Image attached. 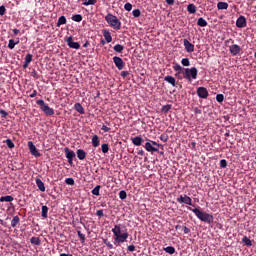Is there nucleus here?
<instances>
[{
  "mask_svg": "<svg viewBox=\"0 0 256 256\" xmlns=\"http://www.w3.org/2000/svg\"><path fill=\"white\" fill-rule=\"evenodd\" d=\"M112 233L114 235L113 240L116 247H119L121 243H125V241L129 239V232H127V229L122 230L121 224H116L114 228H112Z\"/></svg>",
  "mask_w": 256,
  "mask_h": 256,
  "instance_id": "obj_1",
  "label": "nucleus"
},
{
  "mask_svg": "<svg viewBox=\"0 0 256 256\" xmlns=\"http://www.w3.org/2000/svg\"><path fill=\"white\" fill-rule=\"evenodd\" d=\"M188 209L189 211H192V213L195 214L196 217H198L200 221H203L204 223H211L213 221V215L209 213L202 212L197 208L188 207Z\"/></svg>",
  "mask_w": 256,
  "mask_h": 256,
  "instance_id": "obj_2",
  "label": "nucleus"
},
{
  "mask_svg": "<svg viewBox=\"0 0 256 256\" xmlns=\"http://www.w3.org/2000/svg\"><path fill=\"white\" fill-rule=\"evenodd\" d=\"M105 21L108 23L109 27H111L115 31L121 30V20H119L117 16L113 14H107L105 16Z\"/></svg>",
  "mask_w": 256,
  "mask_h": 256,
  "instance_id": "obj_3",
  "label": "nucleus"
},
{
  "mask_svg": "<svg viewBox=\"0 0 256 256\" xmlns=\"http://www.w3.org/2000/svg\"><path fill=\"white\" fill-rule=\"evenodd\" d=\"M36 103H37V105H39L41 111H43V113L45 115H47L48 117L55 115V110H53V108L49 107V105H47L44 100H37Z\"/></svg>",
  "mask_w": 256,
  "mask_h": 256,
  "instance_id": "obj_4",
  "label": "nucleus"
},
{
  "mask_svg": "<svg viewBox=\"0 0 256 256\" xmlns=\"http://www.w3.org/2000/svg\"><path fill=\"white\" fill-rule=\"evenodd\" d=\"M157 147H163V145L155 141L146 142L144 145V148L146 151H148V153H157V151H159V148Z\"/></svg>",
  "mask_w": 256,
  "mask_h": 256,
  "instance_id": "obj_5",
  "label": "nucleus"
},
{
  "mask_svg": "<svg viewBox=\"0 0 256 256\" xmlns=\"http://www.w3.org/2000/svg\"><path fill=\"white\" fill-rule=\"evenodd\" d=\"M197 68H185L184 69V79H187L188 81H191V79H197Z\"/></svg>",
  "mask_w": 256,
  "mask_h": 256,
  "instance_id": "obj_6",
  "label": "nucleus"
},
{
  "mask_svg": "<svg viewBox=\"0 0 256 256\" xmlns=\"http://www.w3.org/2000/svg\"><path fill=\"white\" fill-rule=\"evenodd\" d=\"M64 153L66 155V159L68 160L69 165H73V159H75V152L66 147L64 148Z\"/></svg>",
  "mask_w": 256,
  "mask_h": 256,
  "instance_id": "obj_7",
  "label": "nucleus"
},
{
  "mask_svg": "<svg viewBox=\"0 0 256 256\" xmlns=\"http://www.w3.org/2000/svg\"><path fill=\"white\" fill-rule=\"evenodd\" d=\"M176 201L177 203H184L185 205H193V200L187 195H181Z\"/></svg>",
  "mask_w": 256,
  "mask_h": 256,
  "instance_id": "obj_8",
  "label": "nucleus"
},
{
  "mask_svg": "<svg viewBox=\"0 0 256 256\" xmlns=\"http://www.w3.org/2000/svg\"><path fill=\"white\" fill-rule=\"evenodd\" d=\"M28 149L31 155H33L34 157H41V153H39V150H37V147L35 146V144H33L32 141L28 142Z\"/></svg>",
  "mask_w": 256,
  "mask_h": 256,
  "instance_id": "obj_9",
  "label": "nucleus"
},
{
  "mask_svg": "<svg viewBox=\"0 0 256 256\" xmlns=\"http://www.w3.org/2000/svg\"><path fill=\"white\" fill-rule=\"evenodd\" d=\"M113 63L119 71L123 70V68L125 67V62H123V59H121V57L119 56L113 57Z\"/></svg>",
  "mask_w": 256,
  "mask_h": 256,
  "instance_id": "obj_10",
  "label": "nucleus"
},
{
  "mask_svg": "<svg viewBox=\"0 0 256 256\" xmlns=\"http://www.w3.org/2000/svg\"><path fill=\"white\" fill-rule=\"evenodd\" d=\"M197 95L200 99H207L209 97V91L205 87L197 88Z\"/></svg>",
  "mask_w": 256,
  "mask_h": 256,
  "instance_id": "obj_11",
  "label": "nucleus"
},
{
  "mask_svg": "<svg viewBox=\"0 0 256 256\" xmlns=\"http://www.w3.org/2000/svg\"><path fill=\"white\" fill-rule=\"evenodd\" d=\"M229 52L233 57H236V55H239L241 53V46L234 44L229 46Z\"/></svg>",
  "mask_w": 256,
  "mask_h": 256,
  "instance_id": "obj_12",
  "label": "nucleus"
},
{
  "mask_svg": "<svg viewBox=\"0 0 256 256\" xmlns=\"http://www.w3.org/2000/svg\"><path fill=\"white\" fill-rule=\"evenodd\" d=\"M66 43L70 49H79L81 47V44L74 42L73 37L71 36L67 38Z\"/></svg>",
  "mask_w": 256,
  "mask_h": 256,
  "instance_id": "obj_13",
  "label": "nucleus"
},
{
  "mask_svg": "<svg viewBox=\"0 0 256 256\" xmlns=\"http://www.w3.org/2000/svg\"><path fill=\"white\" fill-rule=\"evenodd\" d=\"M236 27L239 29H243L244 27H247V19L245 16H240L236 21Z\"/></svg>",
  "mask_w": 256,
  "mask_h": 256,
  "instance_id": "obj_14",
  "label": "nucleus"
},
{
  "mask_svg": "<svg viewBox=\"0 0 256 256\" xmlns=\"http://www.w3.org/2000/svg\"><path fill=\"white\" fill-rule=\"evenodd\" d=\"M184 47L187 53H193L195 51V45H193L189 40L184 39Z\"/></svg>",
  "mask_w": 256,
  "mask_h": 256,
  "instance_id": "obj_15",
  "label": "nucleus"
},
{
  "mask_svg": "<svg viewBox=\"0 0 256 256\" xmlns=\"http://www.w3.org/2000/svg\"><path fill=\"white\" fill-rule=\"evenodd\" d=\"M102 33L106 42L111 43V41H113V37L111 36V32H109V30L104 29Z\"/></svg>",
  "mask_w": 256,
  "mask_h": 256,
  "instance_id": "obj_16",
  "label": "nucleus"
},
{
  "mask_svg": "<svg viewBox=\"0 0 256 256\" xmlns=\"http://www.w3.org/2000/svg\"><path fill=\"white\" fill-rule=\"evenodd\" d=\"M76 155L80 161H83V159H85V157H87V153L83 149H78L76 152Z\"/></svg>",
  "mask_w": 256,
  "mask_h": 256,
  "instance_id": "obj_17",
  "label": "nucleus"
},
{
  "mask_svg": "<svg viewBox=\"0 0 256 256\" xmlns=\"http://www.w3.org/2000/svg\"><path fill=\"white\" fill-rule=\"evenodd\" d=\"M36 185H37L38 189L40 191H42V193H44V191H45V183H43L40 178H36Z\"/></svg>",
  "mask_w": 256,
  "mask_h": 256,
  "instance_id": "obj_18",
  "label": "nucleus"
},
{
  "mask_svg": "<svg viewBox=\"0 0 256 256\" xmlns=\"http://www.w3.org/2000/svg\"><path fill=\"white\" fill-rule=\"evenodd\" d=\"M132 143L136 147H139L141 145V143H143V138H141V136H136V137L132 138Z\"/></svg>",
  "mask_w": 256,
  "mask_h": 256,
  "instance_id": "obj_19",
  "label": "nucleus"
},
{
  "mask_svg": "<svg viewBox=\"0 0 256 256\" xmlns=\"http://www.w3.org/2000/svg\"><path fill=\"white\" fill-rule=\"evenodd\" d=\"M74 109L77 111V113H80V115H85V109L80 103H76L74 105Z\"/></svg>",
  "mask_w": 256,
  "mask_h": 256,
  "instance_id": "obj_20",
  "label": "nucleus"
},
{
  "mask_svg": "<svg viewBox=\"0 0 256 256\" xmlns=\"http://www.w3.org/2000/svg\"><path fill=\"white\" fill-rule=\"evenodd\" d=\"M164 81H166L167 83H170V85L175 87L176 80H175V78L173 76H166L164 78Z\"/></svg>",
  "mask_w": 256,
  "mask_h": 256,
  "instance_id": "obj_21",
  "label": "nucleus"
},
{
  "mask_svg": "<svg viewBox=\"0 0 256 256\" xmlns=\"http://www.w3.org/2000/svg\"><path fill=\"white\" fill-rule=\"evenodd\" d=\"M13 201V196H2L0 198V203H11Z\"/></svg>",
  "mask_w": 256,
  "mask_h": 256,
  "instance_id": "obj_22",
  "label": "nucleus"
},
{
  "mask_svg": "<svg viewBox=\"0 0 256 256\" xmlns=\"http://www.w3.org/2000/svg\"><path fill=\"white\" fill-rule=\"evenodd\" d=\"M217 9L219 10L229 9V4L227 2H218Z\"/></svg>",
  "mask_w": 256,
  "mask_h": 256,
  "instance_id": "obj_23",
  "label": "nucleus"
},
{
  "mask_svg": "<svg viewBox=\"0 0 256 256\" xmlns=\"http://www.w3.org/2000/svg\"><path fill=\"white\" fill-rule=\"evenodd\" d=\"M47 213H49V207L42 206L41 215H42L43 219H47V217H48Z\"/></svg>",
  "mask_w": 256,
  "mask_h": 256,
  "instance_id": "obj_24",
  "label": "nucleus"
},
{
  "mask_svg": "<svg viewBox=\"0 0 256 256\" xmlns=\"http://www.w3.org/2000/svg\"><path fill=\"white\" fill-rule=\"evenodd\" d=\"M72 21H75L76 23H81L83 21V16H81V14H75L72 16Z\"/></svg>",
  "mask_w": 256,
  "mask_h": 256,
  "instance_id": "obj_25",
  "label": "nucleus"
},
{
  "mask_svg": "<svg viewBox=\"0 0 256 256\" xmlns=\"http://www.w3.org/2000/svg\"><path fill=\"white\" fill-rule=\"evenodd\" d=\"M99 143H100L99 136L94 135L92 137V145H93V147H99Z\"/></svg>",
  "mask_w": 256,
  "mask_h": 256,
  "instance_id": "obj_26",
  "label": "nucleus"
},
{
  "mask_svg": "<svg viewBox=\"0 0 256 256\" xmlns=\"http://www.w3.org/2000/svg\"><path fill=\"white\" fill-rule=\"evenodd\" d=\"M114 51L116 53H123V49H125V47L121 44H116L114 47H113Z\"/></svg>",
  "mask_w": 256,
  "mask_h": 256,
  "instance_id": "obj_27",
  "label": "nucleus"
},
{
  "mask_svg": "<svg viewBox=\"0 0 256 256\" xmlns=\"http://www.w3.org/2000/svg\"><path fill=\"white\" fill-rule=\"evenodd\" d=\"M67 23V18L65 16H61L58 19L57 27H61V25H65Z\"/></svg>",
  "mask_w": 256,
  "mask_h": 256,
  "instance_id": "obj_28",
  "label": "nucleus"
},
{
  "mask_svg": "<svg viewBox=\"0 0 256 256\" xmlns=\"http://www.w3.org/2000/svg\"><path fill=\"white\" fill-rule=\"evenodd\" d=\"M198 27H207V20L204 18H199L197 21Z\"/></svg>",
  "mask_w": 256,
  "mask_h": 256,
  "instance_id": "obj_29",
  "label": "nucleus"
},
{
  "mask_svg": "<svg viewBox=\"0 0 256 256\" xmlns=\"http://www.w3.org/2000/svg\"><path fill=\"white\" fill-rule=\"evenodd\" d=\"M242 243H244L247 247H251L253 245L251 239H249L247 236L242 238Z\"/></svg>",
  "mask_w": 256,
  "mask_h": 256,
  "instance_id": "obj_30",
  "label": "nucleus"
},
{
  "mask_svg": "<svg viewBox=\"0 0 256 256\" xmlns=\"http://www.w3.org/2000/svg\"><path fill=\"white\" fill-rule=\"evenodd\" d=\"M20 218L19 216H14L11 221V227H17L19 225Z\"/></svg>",
  "mask_w": 256,
  "mask_h": 256,
  "instance_id": "obj_31",
  "label": "nucleus"
},
{
  "mask_svg": "<svg viewBox=\"0 0 256 256\" xmlns=\"http://www.w3.org/2000/svg\"><path fill=\"white\" fill-rule=\"evenodd\" d=\"M187 11H188V13H191V14L196 13L197 7H195L194 4H189L187 6Z\"/></svg>",
  "mask_w": 256,
  "mask_h": 256,
  "instance_id": "obj_32",
  "label": "nucleus"
},
{
  "mask_svg": "<svg viewBox=\"0 0 256 256\" xmlns=\"http://www.w3.org/2000/svg\"><path fill=\"white\" fill-rule=\"evenodd\" d=\"M30 243L32 245H41V239H39V237H32Z\"/></svg>",
  "mask_w": 256,
  "mask_h": 256,
  "instance_id": "obj_33",
  "label": "nucleus"
},
{
  "mask_svg": "<svg viewBox=\"0 0 256 256\" xmlns=\"http://www.w3.org/2000/svg\"><path fill=\"white\" fill-rule=\"evenodd\" d=\"M15 45H19V41L15 42V40L10 39L9 42H8V48L9 49H15Z\"/></svg>",
  "mask_w": 256,
  "mask_h": 256,
  "instance_id": "obj_34",
  "label": "nucleus"
},
{
  "mask_svg": "<svg viewBox=\"0 0 256 256\" xmlns=\"http://www.w3.org/2000/svg\"><path fill=\"white\" fill-rule=\"evenodd\" d=\"M164 251H165L166 253H168L169 255H174V253H175V247H173V246H168V247L164 248Z\"/></svg>",
  "mask_w": 256,
  "mask_h": 256,
  "instance_id": "obj_35",
  "label": "nucleus"
},
{
  "mask_svg": "<svg viewBox=\"0 0 256 256\" xmlns=\"http://www.w3.org/2000/svg\"><path fill=\"white\" fill-rule=\"evenodd\" d=\"M99 191H101V185H97V186L92 190V195H96L97 197H99V195H100Z\"/></svg>",
  "mask_w": 256,
  "mask_h": 256,
  "instance_id": "obj_36",
  "label": "nucleus"
},
{
  "mask_svg": "<svg viewBox=\"0 0 256 256\" xmlns=\"http://www.w3.org/2000/svg\"><path fill=\"white\" fill-rule=\"evenodd\" d=\"M181 64L184 66V67H189V65H191V62L189 61V58H183L181 60Z\"/></svg>",
  "mask_w": 256,
  "mask_h": 256,
  "instance_id": "obj_37",
  "label": "nucleus"
},
{
  "mask_svg": "<svg viewBox=\"0 0 256 256\" xmlns=\"http://www.w3.org/2000/svg\"><path fill=\"white\" fill-rule=\"evenodd\" d=\"M173 69H174V71H177V73H181V71H183V67H181V65H179L177 63H175L173 65Z\"/></svg>",
  "mask_w": 256,
  "mask_h": 256,
  "instance_id": "obj_38",
  "label": "nucleus"
},
{
  "mask_svg": "<svg viewBox=\"0 0 256 256\" xmlns=\"http://www.w3.org/2000/svg\"><path fill=\"white\" fill-rule=\"evenodd\" d=\"M101 151L102 153H109V144H102Z\"/></svg>",
  "mask_w": 256,
  "mask_h": 256,
  "instance_id": "obj_39",
  "label": "nucleus"
},
{
  "mask_svg": "<svg viewBox=\"0 0 256 256\" xmlns=\"http://www.w3.org/2000/svg\"><path fill=\"white\" fill-rule=\"evenodd\" d=\"M171 111V105L167 104L162 106V113H169Z\"/></svg>",
  "mask_w": 256,
  "mask_h": 256,
  "instance_id": "obj_40",
  "label": "nucleus"
},
{
  "mask_svg": "<svg viewBox=\"0 0 256 256\" xmlns=\"http://www.w3.org/2000/svg\"><path fill=\"white\" fill-rule=\"evenodd\" d=\"M216 101L218 103H223V101H225V96H223V94L216 95Z\"/></svg>",
  "mask_w": 256,
  "mask_h": 256,
  "instance_id": "obj_41",
  "label": "nucleus"
},
{
  "mask_svg": "<svg viewBox=\"0 0 256 256\" xmlns=\"http://www.w3.org/2000/svg\"><path fill=\"white\" fill-rule=\"evenodd\" d=\"M6 145L9 149H13L15 147V143L11 139L6 140Z\"/></svg>",
  "mask_w": 256,
  "mask_h": 256,
  "instance_id": "obj_42",
  "label": "nucleus"
},
{
  "mask_svg": "<svg viewBox=\"0 0 256 256\" xmlns=\"http://www.w3.org/2000/svg\"><path fill=\"white\" fill-rule=\"evenodd\" d=\"M132 15H133V17H141V10H139V9H134V10L132 11Z\"/></svg>",
  "mask_w": 256,
  "mask_h": 256,
  "instance_id": "obj_43",
  "label": "nucleus"
},
{
  "mask_svg": "<svg viewBox=\"0 0 256 256\" xmlns=\"http://www.w3.org/2000/svg\"><path fill=\"white\" fill-rule=\"evenodd\" d=\"M95 3H97V0H88L87 2H83V5L88 7V5H95Z\"/></svg>",
  "mask_w": 256,
  "mask_h": 256,
  "instance_id": "obj_44",
  "label": "nucleus"
},
{
  "mask_svg": "<svg viewBox=\"0 0 256 256\" xmlns=\"http://www.w3.org/2000/svg\"><path fill=\"white\" fill-rule=\"evenodd\" d=\"M103 243H104V245H106V247H108V249H113L114 248L113 244H111V242H109V240H107V239H104Z\"/></svg>",
  "mask_w": 256,
  "mask_h": 256,
  "instance_id": "obj_45",
  "label": "nucleus"
},
{
  "mask_svg": "<svg viewBox=\"0 0 256 256\" xmlns=\"http://www.w3.org/2000/svg\"><path fill=\"white\" fill-rule=\"evenodd\" d=\"M119 197H120V199H127V192H125V190H121L120 192H119Z\"/></svg>",
  "mask_w": 256,
  "mask_h": 256,
  "instance_id": "obj_46",
  "label": "nucleus"
},
{
  "mask_svg": "<svg viewBox=\"0 0 256 256\" xmlns=\"http://www.w3.org/2000/svg\"><path fill=\"white\" fill-rule=\"evenodd\" d=\"M66 185H75V180L73 178H66Z\"/></svg>",
  "mask_w": 256,
  "mask_h": 256,
  "instance_id": "obj_47",
  "label": "nucleus"
},
{
  "mask_svg": "<svg viewBox=\"0 0 256 256\" xmlns=\"http://www.w3.org/2000/svg\"><path fill=\"white\" fill-rule=\"evenodd\" d=\"M33 61V55L32 54H27L25 57V62L26 63H31Z\"/></svg>",
  "mask_w": 256,
  "mask_h": 256,
  "instance_id": "obj_48",
  "label": "nucleus"
},
{
  "mask_svg": "<svg viewBox=\"0 0 256 256\" xmlns=\"http://www.w3.org/2000/svg\"><path fill=\"white\" fill-rule=\"evenodd\" d=\"M124 9L125 11H131V9H133V5L129 2H127L125 5H124Z\"/></svg>",
  "mask_w": 256,
  "mask_h": 256,
  "instance_id": "obj_49",
  "label": "nucleus"
},
{
  "mask_svg": "<svg viewBox=\"0 0 256 256\" xmlns=\"http://www.w3.org/2000/svg\"><path fill=\"white\" fill-rule=\"evenodd\" d=\"M78 237L81 239L82 243H85V234L81 233V231H78Z\"/></svg>",
  "mask_w": 256,
  "mask_h": 256,
  "instance_id": "obj_50",
  "label": "nucleus"
},
{
  "mask_svg": "<svg viewBox=\"0 0 256 256\" xmlns=\"http://www.w3.org/2000/svg\"><path fill=\"white\" fill-rule=\"evenodd\" d=\"M220 167H221L222 169H225V167H227V160H221V161H220Z\"/></svg>",
  "mask_w": 256,
  "mask_h": 256,
  "instance_id": "obj_51",
  "label": "nucleus"
},
{
  "mask_svg": "<svg viewBox=\"0 0 256 256\" xmlns=\"http://www.w3.org/2000/svg\"><path fill=\"white\" fill-rule=\"evenodd\" d=\"M101 129L104 131V133H109V131H111V128L107 127L106 125H103Z\"/></svg>",
  "mask_w": 256,
  "mask_h": 256,
  "instance_id": "obj_52",
  "label": "nucleus"
},
{
  "mask_svg": "<svg viewBox=\"0 0 256 256\" xmlns=\"http://www.w3.org/2000/svg\"><path fill=\"white\" fill-rule=\"evenodd\" d=\"M5 11H7V9H5V6H0V15L1 16L5 15Z\"/></svg>",
  "mask_w": 256,
  "mask_h": 256,
  "instance_id": "obj_53",
  "label": "nucleus"
},
{
  "mask_svg": "<svg viewBox=\"0 0 256 256\" xmlns=\"http://www.w3.org/2000/svg\"><path fill=\"white\" fill-rule=\"evenodd\" d=\"M183 231H184L185 235H189V233H191V229L187 228V226L183 227Z\"/></svg>",
  "mask_w": 256,
  "mask_h": 256,
  "instance_id": "obj_54",
  "label": "nucleus"
},
{
  "mask_svg": "<svg viewBox=\"0 0 256 256\" xmlns=\"http://www.w3.org/2000/svg\"><path fill=\"white\" fill-rule=\"evenodd\" d=\"M96 215H97V217H103V210H97L96 211Z\"/></svg>",
  "mask_w": 256,
  "mask_h": 256,
  "instance_id": "obj_55",
  "label": "nucleus"
},
{
  "mask_svg": "<svg viewBox=\"0 0 256 256\" xmlns=\"http://www.w3.org/2000/svg\"><path fill=\"white\" fill-rule=\"evenodd\" d=\"M127 249H128V251H130V252L133 253V251H135V245H129V246L127 247Z\"/></svg>",
  "mask_w": 256,
  "mask_h": 256,
  "instance_id": "obj_56",
  "label": "nucleus"
},
{
  "mask_svg": "<svg viewBox=\"0 0 256 256\" xmlns=\"http://www.w3.org/2000/svg\"><path fill=\"white\" fill-rule=\"evenodd\" d=\"M129 75L128 71H122L121 72V77H123L125 79V77H127Z\"/></svg>",
  "mask_w": 256,
  "mask_h": 256,
  "instance_id": "obj_57",
  "label": "nucleus"
},
{
  "mask_svg": "<svg viewBox=\"0 0 256 256\" xmlns=\"http://www.w3.org/2000/svg\"><path fill=\"white\" fill-rule=\"evenodd\" d=\"M160 139H161V141H163L164 143H167V136L161 135V136H160Z\"/></svg>",
  "mask_w": 256,
  "mask_h": 256,
  "instance_id": "obj_58",
  "label": "nucleus"
},
{
  "mask_svg": "<svg viewBox=\"0 0 256 256\" xmlns=\"http://www.w3.org/2000/svg\"><path fill=\"white\" fill-rule=\"evenodd\" d=\"M30 97H37V90H33V92L30 94Z\"/></svg>",
  "mask_w": 256,
  "mask_h": 256,
  "instance_id": "obj_59",
  "label": "nucleus"
},
{
  "mask_svg": "<svg viewBox=\"0 0 256 256\" xmlns=\"http://www.w3.org/2000/svg\"><path fill=\"white\" fill-rule=\"evenodd\" d=\"M167 5H174L175 0H166Z\"/></svg>",
  "mask_w": 256,
  "mask_h": 256,
  "instance_id": "obj_60",
  "label": "nucleus"
},
{
  "mask_svg": "<svg viewBox=\"0 0 256 256\" xmlns=\"http://www.w3.org/2000/svg\"><path fill=\"white\" fill-rule=\"evenodd\" d=\"M0 115H3V117H7V112L5 110H0Z\"/></svg>",
  "mask_w": 256,
  "mask_h": 256,
  "instance_id": "obj_61",
  "label": "nucleus"
},
{
  "mask_svg": "<svg viewBox=\"0 0 256 256\" xmlns=\"http://www.w3.org/2000/svg\"><path fill=\"white\" fill-rule=\"evenodd\" d=\"M13 33H14V35H19L20 31H19V29H13Z\"/></svg>",
  "mask_w": 256,
  "mask_h": 256,
  "instance_id": "obj_62",
  "label": "nucleus"
},
{
  "mask_svg": "<svg viewBox=\"0 0 256 256\" xmlns=\"http://www.w3.org/2000/svg\"><path fill=\"white\" fill-rule=\"evenodd\" d=\"M138 155H141V156L145 155V151L140 150V151L138 152Z\"/></svg>",
  "mask_w": 256,
  "mask_h": 256,
  "instance_id": "obj_63",
  "label": "nucleus"
},
{
  "mask_svg": "<svg viewBox=\"0 0 256 256\" xmlns=\"http://www.w3.org/2000/svg\"><path fill=\"white\" fill-rule=\"evenodd\" d=\"M60 256H73L72 254H65V253H62L60 254Z\"/></svg>",
  "mask_w": 256,
  "mask_h": 256,
  "instance_id": "obj_64",
  "label": "nucleus"
}]
</instances>
